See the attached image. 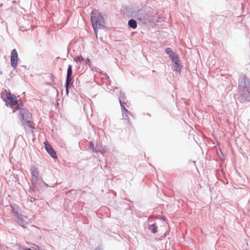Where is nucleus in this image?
<instances>
[{
    "mask_svg": "<svg viewBox=\"0 0 250 250\" xmlns=\"http://www.w3.org/2000/svg\"><path fill=\"white\" fill-rule=\"evenodd\" d=\"M91 21L96 35L97 34L99 29H103L104 27V19L101 13L93 14L91 16Z\"/></svg>",
    "mask_w": 250,
    "mask_h": 250,
    "instance_id": "1",
    "label": "nucleus"
},
{
    "mask_svg": "<svg viewBox=\"0 0 250 250\" xmlns=\"http://www.w3.org/2000/svg\"><path fill=\"white\" fill-rule=\"evenodd\" d=\"M19 118L24 127L33 128L32 126V115L25 108L19 109Z\"/></svg>",
    "mask_w": 250,
    "mask_h": 250,
    "instance_id": "2",
    "label": "nucleus"
},
{
    "mask_svg": "<svg viewBox=\"0 0 250 250\" xmlns=\"http://www.w3.org/2000/svg\"><path fill=\"white\" fill-rule=\"evenodd\" d=\"M131 16L140 21L142 24H146L149 21V15L143 9H135L131 11Z\"/></svg>",
    "mask_w": 250,
    "mask_h": 250,
    "instance_id": "3",
    "label": "nucleus"
},
{
    "mask_svg": "<svg viewBox=\"0 0 250 250\" xmlns=\"http://www.w3.org/2000/svg\"><path fill=\"white\" fill-rule=\"evenodd\" d=\"M31 185L33 188H37L38 182L39 181V172L37 167L32 166L31 167Z\"/></svg>",
    "mask_w": 250,
    "mask_h": 250,
    "instance_id": "4",
    "label": "nucleus"
},
{
    "mask_svg": "<svg viewBox=\"0 0 250 250\" xmlns=\"http://www.w3.org/2000/svg\"><path fill=\"white\" fill-rule=\"evenodd\" d=\"M1 98L3 99V101L6 103L7 104H9L11 106L17 104L18 101L16 99V97H13L10 92H6L5 95L4 94H2Z\"/></svg>",
    "mask_w": 250,
    "mask_h": 250,
    "instance_id": "5",
    "label": "nucleus"
},
{
    "mask_svg": "<svg viewBox=\"0 0 250 250\" xmlns=\"http://www.w3.org/2000/svg\"><path fill=\"white\" fill-rule=\"evenodd\" d=\"M250 85V80L245 75L241 76L238 80L239 88L240 89H249Z\"/></svg>",
    "mask_w": 250,
    "mask_h": 250,
    "instance_id": "6",
    "label": "nucleus"
},
{
    "mask_svg": "<svg viewBox=\"0 0 250 250\" xmlns=\"http://www.w3.org/2000/svg\"><path fill=\"white\" fill-rule=\"evenodd\" d=\"M18 55L17 50L14 49L12 50L11 54L10 61L11 67L13 69H16L18 65Z\"/></svg>",
    "mask_w": 250,
    "mask_h": 250,
    "instance_id": "7",
    "label": "nucleus"
},
{
    "mask_svg": "<svg viewBox=\"0 0 250 250\" xmlns=\"http://www.w3.org/2000/svg\"><path fill=\"white\" fill-rule=\"evenodd\" d=\"M240 99L242 102H248L250 100V92L248 89H240Z\"/></svg>",
    "mask_w": 250,
    "mask_h": 250,
    "instance_id": "8",
    "label": "nucleus"
},
{
    "mask_svg": "<svg viewBox=\"0 0 250 250\" xmlns=\"http://www.w3.org/2000/svg\"><path fill=\"white\" fill-rule=\"evenodd\" d=\"M44 146L47 153L51 156L52 158L55 159L57 158V156L55 150L53 148L52 146L49 144L47 141L44 143Z\"/></svg>",
    "mask_w": 250,
    "mask_h": 250,
    "instance_id": "9",
    "label": "nucleus"
},
{
    "mask_svg": "<svg viewBox=\"0 0 250 250\" xmlns=\"http://www.w3.org/2000/svg\"><path fill=\"white\" fill-rule=\"evenodd\" d=\"M74 82L73 79L72 77H66L65 80V87L66 89V94L69 92V88L71 87Z\"/></svg>",
    "mask_w": 250,
    "mask_h": 250,
    "instance_id": "10",
    "label": "nucleus"
},
{
    "mask_svg": "<svg viewBox=\"0 0 250 250\" xmlns=\"http://www.w3.org/2000/svg\"><path fill=\"white\" fill-rule=\"evenodd\" d=\"M179 59H174L172 62H173V67L175 71L180 72L182 69V66L179 63Z\"/></svg>",
    "mask_w": 250,
    "mask_h": 250,
    "instance_id": "11",
    "label": "nucleus"
},
{
    "mask_svg": "<svg viewBox=\"0 0 250 250\" xmlns=\"http://www.w3.org/2000/svg\"><path fill=\"white\" fill-rule=\"evenodd\" d=\"M166 52L171 59L172 61L174 60V59L179 58L178 56L173 51L172 49L169 47H167L166 49Z\"/></svg>",
    "mask_w": 250,
    "mask_h": 250,
    "instance_id": "12",
    "label": "nucleus"
},
{
    "mask_svg": "<svg viewBox=\"0 0 250 250\" xmlns=\"http://www.w3.org/2000/svg\"><path fill=\"white\" fill-rule=\"evenodd\" d=\"M119 100L120 104H125L127 102L126 99V97L125 96V94L121 91H120V94L119 97Z\"/></svg>",
    "mask_w": 250,
    "mask_h": 250,
    "instance_id": "13",
    "label": "nucleus"
},
{
    "mask_svg": "<svg viewBox=\"0 0 250 250\" xmlns=\"http://www.w3.org/2000/svg\"><path fill=\"white\" fill-rule=\"evenodd\" d=\"M89 148L90 151L92 152H95L96 153H98V152H100V149L98 146H94V144L93 142H91L90 143V146Z\"/></svg>",
    "mask_w": 250,
    "mask_h": 250,
    "instance_id": "14",
    "label": "nucleus"
},
{
    "mask_svg": "<svg viewBox=\"0 0 250 250\" xmlns=\"http://www.w3.org/2000/svg\"><path fill=\"white\" fill-rule=\"evenodd\" d=\"M128 26L133 29H136L137 27L136 21L132 19L129 20L128 21Z\"/></svg>",
    "mask_w": 250,
    "mask_h": 250,
    "instance_id": "15",
    "label": "nucleus"
},
{
    "mask_svg": "<svg viewBox=\"0 0 250 250\" xmlns=\"http://www.w3.org/2000/svg\"><path fill=\"white\" fill-rule=\"evenodd\" d=\"M48 185L45 182H44L42 179H39V181L38 182L37 188H37L38 190H39V187H40L41 188H47L48 187Z\"/></svg>",
    "mask_w": 250,
    "mask_h": 250,
    "instance_id": "16",
    "label": "nucleus"
},
{
    "mask_svg": "<svg viewBox=\"0 0 250 250\" xmlns=\"http://www.w3.org/2000/svg\"><path fill=\"white\" fill-rule=\"evenodd\" d=\"M18 222L19 225L23 227H25V225L26 224V221L24 220L23 216L21 214L18 215Z\"/></svg>",
    "mask_w": 250,
    "mask_h": 250,
    "instance_id": "17",
    "label": "nucleus"
},
{
    "mask_svg": "<svg viewBox=\"0 0 250 250\" xmlns=\"http://www.w3.org/2000/svg\"><path fill=\"white\" fill-rule=\"evenodd\" d=\"M148 229L153 233H155L158 231V227L155 224L149 225Z\"/></svg>",
    "mask_w": 250,
    "mask_h": 250,
    "instance_id": "18",
    "label": "nucleus"
},
{
    "mask_svg": "<svg viewBox=\"0 0 250 250\" xmlns=\"http://www.w3.org/2000/svg\"><path fill=\"white\" fill-rule=\"evenodd\" d=\"M128 114L127 113H125V112L122 113L123 119L126 121V124L127 125H130V122L129 120V117L128 116Z\"/></svg>",
    "mask_w": 250,
    "mask_h": 250,
    "instance_id": "19",
    "label": "nucleus"
},
{
    "mask_svg": "<svg viewBox=\"0 0 250 250\" xmlns=\"http://www.w3.org/2000/svg\"><path fill=\"white\" fill-rule=\"evenodd\" d=\"M122 109V113H127L128 114L131 115V112H129L126 108V107H128L127 104H120Z\"/></svg>",
    "mask_w": 250,
    "mask_h": 250,
    "instance_id": "20",
    "label": "nucleus"
},
{
    "mask_svg": "<svg viewBox=\"0 0 250 250\" xmlns=\"http://www.w3.org/2000/svg\"><path fill=\"white\" fill-rule=\"evenodd\" d=\"M72 66L69 65L67 70L66 77H72Z\"/></svg>",
    "mask_w": 250,
    "mask_h": 250,
    "instance_id": "21",
    "label": "nucleus"
},
{
    "mask_svg": "<svg viewBox=\"0 0 250 250\" xmlns=\"http://www.w3.org/2000/svg\"><path fill=\"white\" fill-rule=\"evenodd\" d=\"M83 60L84 59L82 56H78L74 58V61L78 63L82 62Z\"/></svg>",
    "mask_w": 250,
    "mask_h": 250,
    "instance_id": "22",
    "label": "nucleus"
},
{
    "mask_svg": "<svg viewBox=\"0 0 250 250\" xmlns=\"http://www.w3.org/2000/svg\"><path fill=\"white\" fill-rule=\"evenodd\" d=\"M107 79L108 80V83H109V85H107V88L109 90H111L112 89L111 88H110L109 86H110V84H111V82H110V79H109V77L107 76Z\"/></svg>",
    "mask_w": 250,
    "mask_h": 250,
    "instance_id": "23",
    "label": "nucleus"
},
{
    "mask_svg": "<svg viewBox=\"0 0 250 250\" xmlns=\"http://www.w3.org/2000/svg\"><path fill=\"white\" fill-rule=\"evenodd\" d=\"M90 63V61L88 58H87L86 60L85 63L86 64H89Z\"/></svg>",
    "mask_w": 250,
    "mask_h": 250,
    "instance_id": "24",
    "label": "nucleus"
},
{
    "mask_svg": "<svg viewBox=\"0 0 250 250\" xmlns=\"http://www.w3.org/2000/svg\"><path fill=\"white\" fill-rule=\"evenodd\" d=\"M102 250V248L101 247V246H98L97 247H96L94 250Z\"/></svg>",
    "mask_w": 250,
    "mask_h": 250,
    "instance_id": "25",
    "label": "nucleus"
},
{
    "mask_svg": "<svg viewBox=\"0 0 250 250\" xmlns=\"http://www.w3.org/2000/svg\"><path fill=\"white\" fill-rule=\"evenodd\" d=\"M72 191H73V190H70L69 191H68L67 192V193H69V192H71Z\"/></svg>",
    "mask_w": 250,
    "mask_h": 250,
    "instance_id": "26",
    "label": "nucleus"
},
{
    "mask_svg": "<svg viewBox=\"0 0 250 250\" xmlns=\"http://www.w3.org/2000/svg\"><path fill=\"white\" fill-rule=\"evenodd\" d=\"M115 89H118V87H114V88H113V90Z\"/></svg>",
    "mask_w": 250,
    "mask_h": 250,
    "instance_id": "27",
    "label": "nucleus"
},
{
    "mask_svg": "<svg viewBox=\"0 0 250 250\" xmlns=\"http://www.w3.org/2000/svg\"><path fill=\"white\" fill-rule=\"evenodd\" d=\"M2 74V72L0 70V75H1Z\"/></svg>",
    "mask_w": 250,
    "mask_h": 250,
    "instance_id": "28",
    "label": "nucleus"
},
{
    "mask_svg": "<svg viewBox=\"0 0 250 250\" xmlns=\"http://www.w3.org/2000/svg\"><path fill=\"white\" fill-rule=\"evenodd\" d=\"M32 200H33L32 198H31V200H30L31 202H32L33 201Z\"/></svg>",
    "mask_w": 250,
    "mask_h": 250,
    "instance_id": "29",
    "label": "nucleus"
},
{
    "mask_svg": "<svg viewBox=\"0 0 250 250\" xmlns=\"http://www.w3.org/2000/svg\"><path fill=\"white\" fill-rule=\"evenodd\" d=\"M32 200H33L32 198H31V200H30L31 202H32L33 201Z\"/></svg>",
    "mask_w": 250,
    "mask_h": 250,
    "instance_id": "30",
    "label": "nucleus"
},
{
    "mask_svg": "<svg viewBox=\"0 0 250 250\" xmlns=\"http://www.w3.org/2000/svg\"><path fill=\"white\" fill-rule=\"evenodd\" d=\"M2 5V4L1 3L0 5V6H1Z\"/></svg>",
    "mask_w": 250,
    "mask_h": 250,
    "instance_id": "31",
    "label": "nucleus"
}]
</instances>
